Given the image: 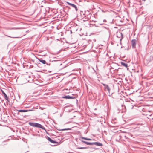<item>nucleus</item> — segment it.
<instances>
[{
  "label": "nucleus",
  "instance_id": "1",
  "mask_svg": "<svg viewBox=\"0 0 153 153\" xmlns=\"http://www.w3.org/2000/svg\"><path fill=\"white\" fill-rule=\"evenodd\" d=\"M28 124L29 125L32 126L40 128L42 129H44V128L43 126L37 123L30 122L28 123Z\"/></svg>",
  "mask_w": 153,
  "mask_h": 153
},
{
  "label": "nucleus",
  "instance_id": "2",
  "mask_svg": "<svg viewBox=\"0 0 153 153\" xmlns=\"http://www.w3.org/2000/svg\"><path fill=\"white\" fill-rule=\"evenodd\" d=\"M82 142L85 143L89 145H92L93 144L95 145L98 146H102V143L99 142H94L93 143H91L89 142H87L85 141H82Z\"/></svg>",
  "mask_w": 153,
  "mask_h": 153
},
{
  "label": "nucleus",
  "instance_id": "3",
  "mask_svg": "<svg viewBox=\"0 0 153 153\" xmlns=\"http://www.w3.org/2000/svg\"><path fill=\"white\" fill-rule=\"evenodd\" d=\"M67 3L70 6V8H74L75 10H77L76 6L74 4L70 3L69 2H67Z\"/></svg>",
  "mask_w": 153,
  "mask_h": 153
},
{
  "label": "nucleus",
  "instance_id": "4",
  "mask_svg": "<svg viewBox=\"0 0 153 153\" xmlns=\"http://www.w3.org/2000/svg\"><path fill=\"white\" fill-rule=\"evenodd\" d=\"M103 85L105 86V90L106 91L107 90L108 91V92L109 93L110 90V88L107 85H106L105 84H103Z\"/></svg>",
  "mask_w": 153,
  "mask_h": 153
},
{
  "label": "nucleus",
  "instance_id": "5",
  "mask_svg": "<svg viewBox=\"0 0 153 153\" xmlns=\"http://www.w3.org/2000/svg\"><path fill=\"white\" fill-rule=\"evenodd\" d=\"M136 40L135 39H133L131 41V44L133 48H135L136 45Z\"/></svg>",
  "mask_w": 153,
  "mask_h": 153
},
{
  "label": "nucleus",
  "instance_id": "6",
  "mask_svg": "<svg viewBox=\"0 0 153 153\" xmlns=\"http://www.w3.org/2000/svg\"><path fill=\"white\" fill-rule=\"evenodd\" d=\"M33 110H18L17 111L18 112H26L28 111H32Z\"/></svg>",
  "mask_w": 153,
  "mask_h": 153
},
{
  "label": "nucleus",
  "instance_id": "7",
  "mask_svg": "<svg viewBox=\"0 0 153 153\" xmlns=\"http://www.w3.org/2000/svg\"><path fill=\"white\" fill-rule=\"evenodd\" d=\"M48 140L49 141H50L52 143H56V142L53 141L52 139H51L49 137L48 138Z\"/></svg>",
  "mask_w": 153,
  "mask_h": 153
},
{
  "label": "nucleus",
  "instance_id": "8",
  "mask_svg": "<svg viewBox=\"0 0 153 153\" xmlns=\"http://www.w3.org/2000/svg\"><path fill=\"white\" fill-rule=\"evenodd\" d=\"M3 93V94H4V96L6 100H7L8 98L7 95L3 91H1Z\"/></svg>",
  "mask_w": 153,
  "mask_h": 153
},
{
  "label": "nucleus",
  "instance_id": "9",
  "mask_svg": "<svg viewBox=\"0 0 153 153\" xmlns=\"http://www.w3.org/2000/svg\"><path fill=\"white\" fill-rule=\"evenodd\" d=\"M62 98L66 99H72L73 98L69 96H67L64 97H63Z\"/></svg>",
  "mask_w": 153,
  "mask_h": 153
},
{
  "label": "nucleus",
  "instance_id": "10",
  "mask_svg": "<svg viewBox=\"0 0 153 153\" xmlns=\"http://www.w3.org/2000/svg\"><path fill=\"white\" fill-rule=\"evenodd\" d=\"M39 61L40 62H41L42 63L44 64H46V61L45 60H43L42 59H39Z\"/></svg>",
  "mask_w": 153,
  "mask_h": 153
},
{
  "label": "nucleus",
  "instance_id": "11",
  "mask_svg": "<svg viewBox=\"0 0 153 153\" xmlns=\"http://www.w3.org/2000/svg\"><path fill=\"white\" fill-rule=\"evenodd\" d=\"M121 64L122 65H123V66L126 67H127L128 66L127 64H126V63H124L123 62H121Z\"/></svg>",
  "mask_w": 153,
  "mask_h": 153
},
{
  "label": "nucleus",
  "instance_id": "12",
  "mask_svg": "<svg viewBox=\"0 0 153 153\" xmlns=\"http://www.w3.org/2000/svg\"><path fill=\"white\" fill-rule=\"evenodd\" d=\"M82 139H84V140H91V139L90 138H87L86 137H82Z\"/></svg>",
  "mask_w": 153,
  "mask_h": 153
},
{
  "label": "nucleus",
  "instance_id": "13",
  "mask_svg": "<svg viewBox=\"0 0 153 153\" xmlns=\"http://www.w3.org/2000/svg\"><path fill=\"white\" fill-rule=\"evenodd\" d=\"M87 148V147H80L78 148V149H85Z\"/></svg>",
  "mask_w": 153,
  "mask_h": 153
},
{
  "label": "nucleus",
  "instance_id": "14",
  "mask_svg": "<svg viewBox=\"0 0 153 153\" xmlns=\"http://www.w3.org/2000/svg\"><path fill=\"white\" fill-rule=\"evenodd\" d=\"M108 2L110 3H112L114 2V1L112 0H108Z\"/></svg>",
  "mask_w": 153,
  "mask_h": 153
},
{
  "label": "nucleus",
  "instance_id": "15",
  "mask_svg": "<svg viewBox=\"0 0 153 153\" xmlns=\"http://www.w3.org/2000/svg\"><path fill=\"white\" fill-rule=\"evenodd\" d=\"M146 111H148V112H151V111L150 110H149V109L148 110V109H147L146 110Z\"/></svg>",
  "mask_w": 153,
  "mask_h": 153
},
{
  "label": "nucleus",
  "instance_id": "16",
  "mask_svg": "<svg viewBox=\"0 0 153 153\" xmlns=\"http://www.w3.org/2000/svg\"><path fill=\"white\" fill-rule=\"evenodd\" d=\"M70 130V129H69V128L67 129H63L62 130Z\"/></svg>",
  "mask_w": 153,
  "mask_h": 153
},
{
  "label": "nucleus",
  "instance_id": "17",
  "mask_svg": "<svg viewBox=\"0 0 153 153\" xmlns=\"http://www.w3.org/2000/svg\"><path fill=\"white\" fill-rule=\"evenodd\" d=\"M144 1H145V0H143Z\"/></svg>",
  "mask_w": 153,
  "mask_h": 153
}]
</instances>
